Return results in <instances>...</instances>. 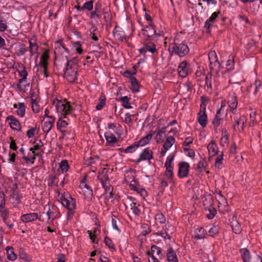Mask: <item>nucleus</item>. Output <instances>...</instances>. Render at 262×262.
Instances as JSON below:
<instances>
[{"instance_id": "obj_53", "label": "nucleus", "mask_w": 262, "mask_h": 262, "mask_svg": "<svg viewBox=\"0 0 262 262\" xmlns=\"http://www.w3.org/2000/svg\"><path fill=\"white\" fill-rule=\"evenodd\" d=\"M115 217H116V216L115 215H112V227L114 229L117 230L118 232H119V233L121 232V230L119 229V228L118 227V225H117V221L115 219Z\"/></svg>"}, {"instance_id": "obj_48", "label": "nucleus", "mask_w": 262, "mask_h": 262, "mask_svg": "<svg viewBox=\"0 0 262 262\" xmlns=\"http://www.w3.org/2000/svg\"><path fill=\"white\" fill-rule=\"evenodd\" d=\"M232 230L235 234H239L241 232V228L239 223L237 222L232 223Z\"/></svg>"}, {"instance_id": "obj_51", "label": "nucleus", "mask_w": 262, "mask_h": 262, "mask_svg": "<svg viewBox=\"0 0 262 262\" xmlns=\"http://www.w3.org/2000/svg\"><path fill=\"white\" fill-rule=\"evenodd\" d=\"M96 232L97 228H95L93 231V234H92V231L90 230H88L86 233L89 234L90 238L92 240V243L98 244V242L95 241V234L96 233Z\"/></svg>"}, {"instance_id": "obj_4", "label": "nucleus", "mask_w": 262, "mask_h": 262, "mask_svg": "<svg viewBox=\"0 0 262 262\" xmlns=\"http://www.w3.org/2000/svg\"><path fill=\"white\" fill-rule=\"evenodd\" d=\"M153 159V152L149 148H145L140 153L139 157L135 161L136 164H139L142 161L148 160L149 163L150 160Z\"/></svg>"}, {"instance_id": "obj_35", "label": "nucleus", "mask_w": 262, "mask_h": 262, "mask_svg": "<svg viewBox=\"0 0 262 262\" xmlns=\"http://www.w3.org/2000/svg\"><path fill=\"white\" fill-rule=\"evenodd\" d=\"M221 110H219L217 111L216 114L215 116L214 119L213 120L212 123L214 127H217L221 124V122L222 121V119L219 116V115L221 113Z\"/></svg>"}, {"instance_id": "obj_7", "label": "nucleus", "mask_w": 262, "mask_h": 262, "mask_svg": "<svg viewBox=\"0 0 262 262\" xmlns=\"http://www.w3.org/2000/svg\"><path fill=\"white\" fill-rule=\"evenodd\" d=\"M155 251H156V254L159 256L160 258H162L164 256L161 254L162 251L160 247H157L156 245H152L151 246V251H148L146 252V254L149 256L151 258V260H149V262H159L158 259L154 256Z\"/></svg>"}, {"instance_id": "obj_38", "label": "nucleus", "mask_w": 262, "mask_h": 262, "mask_svg": "<svg viewBox=\"0 0 262 262\" xmlns=\"http://www.w3.org/2000/svg\"><path fill=\"white\" fill-rule=\"evenodd\" d=\"M59 167L63 173L67 172L69 168L68 161L66 160H62L59 164Z\"/></svg>"}, {"instance_id": "obj_17", "label": "nucleus", "mask_w": 262, "mask_h": 262, "mask_svg": "<svg viewBox=\"0 0 262 262\" xmlns=\"http://www.w3.org/2000/svg\"><path fill=\"white\" fill-rule=\"evenodd\" d=\"M206 234V230L202 227L196 229L194 232L193 237L196 240L204 239Z\"/></svg>"}, {"instance_id": "obj_39", "label": "nucleus", "mask_w": 262, "mask_h": 262, "mask_svg": "<svg viewBox=\"0 0 262 262\" xmlns=\"http://www.w3.org/2000/svg\"><path fill=\"white\" fill-rule=\"evenodd\" d=\"M58 177L56 175H50L48 184L50 186H57L58 184Z\"/></svg>"}, {"instance_id": "obj_6", "label": "nucleus", "mask_w": 262, "mask_h": 262, "mask_svg": "<svg viewBox=\"0 0 262 262\" xmlns=\"http://www.w3.org/2000/svg\"><path fill=\"white\" fill-rule=\"evenodd\" d=\"M62 205L67 208L70 211H73L76 208V201L71 196L70 199L66 198L64 196L62 195L60 198Z\"/></svg>"}, {"instance_id": "obj_43", "label": "nucleus", "mask_w": 262, "mask_h": 262, "mask_svg": "<svg viewBox=\"0 0 262 262\" xmlns=\"http://www.w3.org/2000/svg\"><path fill=\"white\" fill-rule=\"evenodd\" d=\"M7 258L9 260L13 261L16 259L17 256L14 253L13 248H9L7 250Z\"/></svg>"}, {"instance_id": "obj_24", "label": "nucleus", "mask_w": 262, "mask_h": 262, "mask_svg": "<svg viewBox=\"0 0 262 262\" xmlns=\"http://www.w3.org/2000/svg\"><path fill=\"white\" fill-rule=\"evenodd\" d=\"M113 33L116 40L123 41L125 39V33L121 30H117L116 28H115L113 30Z\"/></svg>"}, {"instance_id": "obj_50", "label": "nucleus", "mask_w": 262, "mask_h": 262, "mask_svg": "<svg viewBox=\"0 0 262 262\" xmlns=\"http://www.w3.org/2000/svg\"><path fill=\"white\" fill-rule=\"evenodd\" d=\"M19 256L20 258L26 261H30L31 260L30 257L25 252H24V250H21L19 252Z\"/></svg>"}, {"instance_id": "obj_27", "label": "nucleus", "mask_w": 262, "mask_h": 262, "mask_svg": "<svg viewBox=\"0 0 262 262\" xmlns=\"http://www.w3.org/2000/svg\"><path fill=\"white\" fill-rule=\"evenodd\" d=\"M175 139L172 136H168L163 144V148L164 149L168 150L175 143Z\"/></svg>"}, {"instance_id": "obj_31", "label": "nucleus", "mask_w": 262, "mask_h": 262, "mask_svg": "<svg viewBox=\"0 0 262 262\" xmlns=\"http://www.w3.org/2000/svg\"><path fill=\"white\" fill-rule=\"evenodd\" d=\"M207 149L209 153L212 152L213 155H215L217 153V146L214 141H211L207 146Z\"/></svg>"}, {"instance_id": "obj_20", "label": "nucleus", "mask_w": 262, "mask_h": 262, "mask_svg": "<svg viewBox=\"0 0 262 262\" xmlns=\"http://www.w3.org/2000/svg\"><path fill=\"white\" fill-rule=\"evenodd\" d=\"M237 97L235 95H230L228 98V105L230 108L231 111L234 113L233 111L235 110L237 105Z\"/></svg>"}, {"instance_id": "obj_26", "label": "nucleus", "mask_w": 262, "mask_h": 262, "mask_svg": "<svg viewBox=\"0 0 262 262\" xmlns=\"http://www.w3.org/2000/svg\"><path fill=\"white\" fill-rule=\"evenodd\" d=\"M101 16V4L99 3H97L95 5V11L91 12V18H94L95 17H97L98 18H100Z\"/></svg>"}, {"instance_id": "obj_36", "label": "nucleus", "mask_w": 262, "mask_h": 262, "mask_svg": "<svg viewBox=\"0 0 262 262\" xmlns=\"http://www.w3.org/2000/svg\"><path fill=\"white\" fill-rule=\"evenodd\" d=\"M120 101L122 102V106L127 109L132 108V106L129 103V98L127 96L121 97L120 98Z\"/></svg>"}, {"instance_id": "obj_44", "label": "nucleus", "mask_w": 262, "mask_h": 262, "mask_svg": "<svg viewBox=\"0 0 262 262\" xmlns=\"http://www.w3.org/2000/svg\"><path fill=\"white\" fill-rule=\"evenodd\" d=\"M104 243L105 245L112 251L116 250L112 241L107 236H105L104 238Z\"/></svg>"}, {"instance_id": "obj_16", "label": "nucleus", "mask_w": 262, "mask_h": 262, "mask_svg": "<svg viewBox=\"0 0 262 262\" xmlns=\"http://www.w3.org/2000/svg\"><path fill=\"white\" fill-rule=\"evenodd\" d=\"M166 257L168 262H178L176 253L171 247H168L167 249Z\"/></svg>"}, {"instance_id": "obj_3", "label": "nucleus", "mask_w": 262, "mask_h": 262, "mask_svg": "<svg viewBox=\"0 0 262 262\" xmlns=\"http://www.w3.org/2000/svg\"><path fill=\"white\" fill-rule=\"evenodd\" d=\"M202 99V103L201 104V109L198 114V121L202 127H205L207 123V116L205 111V102L207 101L206 99L205 100Z\"/></svg>"}, {"instance_id": "obj_13", "label": "nucleus", "mask_w": 262, "mask_h": 262, "mask_svg": "<svg viewBox=\"0 0 262 262\" xmlns=\"http://www.w3.org/2000/svg\"><path fill=\"white\" fill-rule=\"evenodd\" d=\"M127 199L131 202L130 206L133 213L136 216H138L140 214L141 211V210L138 208L140 205L137 203L136 199L132 196H128Z\"/></svg>"}, {"instance_id": "obj_30", "label": "nucleus", "mask_w": 262, "mask_h": 262, "mask_svg": "<svg viewBox=\"0 0 262 262\" xmlns=\"http://www.w3.org/2000/svg\"><path fill=\"white\" fill-rule=\"evenodd\" d=\"M130 82L132 85V89L134 92L139 91L140 84L135 77L131 78Z\"/></svg>"}, {"instance_id": "obj_8", "label": "nucleus", "mask_w": 262, "mask_h": 262, "mask_svg": "<svg viewBox=\"0 0 262 262\" xmlns=\"http://www.w3.org/2000/svg\"><path fill=\"white\" fill-rule=\"evenodd\" d=\"M189 164L186 162H181L179 163V170L178 176L179 178L182 179L187 177L189 170Z\"/></svg>"}, {"instance_id": "obj_12", "label": "nucleus", "mask_w": 262, "mask_h": 262, "mask_svg": "<svg viewBox=\"0 0 262 262\" xmlns=\"http://www.w3.org/2000/svg\"><path fill=\"white\" fill-rule=\"evenodd\" d=\"M38 219V214L35 212L26 213L20 216V220L22 222L26 223L36 221Z\"/></svg>"}, {"instance_id": "obj_52", "label": "nucleus", "mask_w": 262, "mask_h": 262, "mask_svg": "<svg viewBox=\"0 0 262 262\" xmlns=\"http://www.w3.org/2000/svg\"><path fill=\"white\" fill-rule=\"evenodd\" d=\"M53 126L51 125L50 123H47V122H45L42 126V129L44 133H48L52 128Z\"/></svg>"}, {"instance_id": "obj_41", "label": "nucleus", "mask_w": 262, "mask_h": 262, "mask_svg": "<svg viewBox=\"0 0 262 262\" xmlns=\"http://www.w3.org/2000/svg\"><path fill=\"white\" fill-rule=\"evenodd\" d=\"M220 227L218 226H213L208 231L209 235L211 237H215L219 233Z\"/></svg>"}, {"instance_id": "obj_56", "label": "nucleus", "mask_w": 262, "mask_h": 262, "mask_svg": "<svg viewBox=\"0 0 262 262\" xmlns=\"http://www.w3.org/2000/svg\"><path fill=\"white\" fill-rule=\"evenodd\" d=\"M174 156L173 155H170L167 157L165 166H173L172 161L174 159Z\"/></svg>"}, {"instance_id": "obj_32", "label": "nucleus", "mask_w": 262, "mask_h": 262, "mask_svg": "<svg viewBox=\"0 0 262 262\" xmlns=\"http://www.w3.org/2000/svg\"><path fill=\"white\" fill-rule=\"evenodd\" d=\"M107 127L110 129L113 130L116 135L118 136L120 135V130L118 129V128H121L120 125H117L114 123H110L107 124Z\"/></svg>"}, {"instance_id": "obj_33", "label": "nucleus", "mask_w": 262, "mask_h": 262, "mask_svg": "<svg viewBox=\"0 0 262 262\" xmlns=\"http://www.w3.org/2000/svg\"><path fill=\"white\" fill-rule=\"evenodd\" d=\"M224 154L222 152L221 154L218 155L215 160V167L217 168L221 169L222 167Z\"/></svg>"}, {"instance_id": "obj_22", "label": "nucleus", "mask_w": 262, "mask_h": 262, "mask_svg": "<svg viewBox=\"0 0 262 262\" xmlns=\"http://www.w3.org/2000/svg\"><path fill=\"white\" fill-rule=\"evenodd\" d=\"M242 259L244 262H250L251 259V255L250 251L246 248H243L239 250Z\"/></svg>"}, {"instance_id": "obj_54", "label": "nucleus", "mask_w": 262, "mask_h": 262, "mask_svg": "<svg viewBox=\"0 0 262 262\" xmlns=\"http://www.w3.org/2000/svg\"><path fill=\"white\" fill-rule=\"evenodd\" d=\"M19 75L21 78L19 79L20 83H24V82H26L27 77L28 75V73L25 70H21L19 72Z\"/></svg>"}, {"instance_id": "obj_63", "label": "nucleus", "mask_w": 262, "mask_h": 262, "mask_svg": "<svg viewBox=\"0 0 262 262\" xmlns=\"http://www.w3.org/2000/svg\"><path fill=\"white\" fill-rule=\"evenodd\" d=\"M68 123L65 120H62L59 119L57 122V127L58 129H60L61 127H65L68 125Z\"/></svg>"}, {"instance_id": "obj_21", "label": "nucleus", "mask_w": 262, "mask_h": 262, "mask_svg": "<svg viewBox=\"0 0 262 262\" xmlns=\"http://www.w3.org/2000/svg\"><path fill=\"white\" fill-rule=\"evenodd\" d=\"M29 43L30 56L32 57L34 54L37 53L38 46L36 43L35 40L32 38L29 41Z\"/></svg>"}, {"instance_id": "obj_23", "label": "nucleus", "mask_w": 262, "mask_h": 262, "mask_svg": "<svg viewBox=\"0 0 262 262\" xmlns=\"http://www.w3.org/2000/svg\"><path fill=\"white\" fill-rule=\"evenodd\" d=\"M14 107L16 108L17 114L21 117H24L25 114V105L23 103H18V104H14Z\"/></svg>"}, {"instance_id": "obj_58", "label": "nucleus", "mask_w": 262, "mask_h": 262, "mask_svg": "<svg viewBox=\"0 0 262 262\" xmlns=\"http://www.w3.org/2000/svg\"><path fill=\"white\" fill-rule=\"evenodd\" d=\"M226 69L228 71H231L234 69V62L233 60L229 59L226 63Z\"/></svg>"}, {"instance_id": "obj_47", "label": "nucleus", "mask_w": 262, "mask_h": 262, "mask_svg": "<svg viewBox=\"0 0 262 262\" xmlns=\"http://www.w3.org/2000/svg\"><path fill=\"white\" fill-rule=\"evenodd\" d=\"M155 220L160 224H164L166 221L165 217L162 213H158L156 214L155 216Z\"/></svg>"}, {"instance_id": "obj_62", "label": "nucleus", "mask_w": 262, "mask_h": 262, "mask_svg": "<svg viewBox=\"0 0 262 262\" xmlns=\"http://www.w3.org/2000/svg\"><path fill=\"white\" fill-rule=\"evenodd\" d=\"M66 59H67V62L66 64V67L64 69V71L65 72V71H71L75 70L73 67V65H72V63H70V62L69 60L68 59V57L66 56Z\"/></svg>"}, {"instance_id": "obj_19", "label": "nucleus", "mask_w": 262, "mask_h": 262, "mask_svg": "<svg viewBox=\"0 0 262 262\" xmlns=\"http://www.w3.org/2000/svg\"><path fill=\"white\" fill-rule=\"evenodd\" d=\"M205 209L208 211L209 213L206 214V217L208 219H212L216 214V210L214 207L212 202L210 203L209 206L205 207Z\"/></svg>"}, {"instance_id": "obj_9", "label": "nucleus", "mask_w": 262, "mask_h": 262, "mask_svg": "<svg viewBox=\"0 0 262 262\" xmlns=\"http://www.w3.org/2000/svg\"><path fill=\"white\" fill-rule=\"evenodd\" d=\"M143 47L139 50L141 54H145L147 51L149 52L152 54H155L158 52L155 43L150 41V40L146 41Z\"/></svg>"}, {"instance_id": "obj_61", "label": "nucleus", "mask_w": 262, "mask_h": 262, "mask_svg": "<svg viewBox=\"0 0 262 262\" xmlns=\"http://www.w3.org/2000/svg\"><path fill=\"white\" fill-rule=\"evenodd\" d=\"M101 183L103 188L104 189L105 192H107L108 191H110L111 190V188H113V187L111 186L110 184L109 180H107V181L101 182Z\"/></svg>"}, {"instance_id": "obj_60", "label": "nucleus", "mask_w": 262, "mask_h": 262, "mask_svg": "<svg viewBox=\"0 0 262 262\" xmlns=\"http://www.w3.org/2000/svg\"><path fill=\"white\" fill-rule=\"evenodd\" d=\"M97 179L100 181V182L107 181L109 180L107 174L106 173H104L103 172L98 174Z\"/></svg>"}, {"instance_id": "obj_1", "label": "nucleus", "mask_w": 262, "mask_h": 262, "mask_svg": "<svg viewBox=\"0 0 262 262\" xmlns=\"http://www.w3.org/2000/svg\"><path fill=\"white\" fill-rule=\"evenodd\" d=\"M56 109L57 113L63 115V118H66L68 115H72L74 108L70 104V102L66 99L63 100H56Z\"/></svg>"}, {"instance_id": "obj_14", "label": "nucleus", "mask_w": 262, "mask_h": 262, "mask_svg": "<svg viewBox=\"0 0 262 262\" xmlns=\"http://www.w3.org/2000/svg\"><path fill=\"white\" fill-rule=\"evenodd\" d=\"M77 71L74 70L71 71H65L64 73V77L70 83H73L77 79Z\"/></svg>"}, {"instance_id": "obj_28", "label": "nucleus", "mask_w": 262, "mask_h": 262, "mask_svg": "<svg viewBox=\"0 0 262 262\" xmlns=\"http://www.w3.org/2000/svg\"><path fill=\"white\" fill-rule=\"evenodd\" d=\"M166 128V127H163L158 130L157 135L155 137V139L156 140L158 143H162L163 142L164 140L162 135L165 134Z\"/></svg>"}, {"instance_id": "obj_10", "label": "nucleus", "mask_w": 262, "mask_h": 262, "mask_svg": "<svg viewBox=\"0 0 262 262\" xmlns=\"http://www.w3.org/2000/svg\"><path fill=\"white\" fill-rule=\"evenodd\" d=\"M208 59L210 61V68L211 70L214 68H220L221 64L218 60L217 55L214 51H210L208 54Z\"/></svg>"}, {"instance_id": "obj_57", "label": "nucleus", "mask_w": 262, "mask_h": 262, "mask_svg": "<svg viewBox=\"0 0 262 262\" xmlns=\"http://www.w3.org/2000/svg\"><path fill=\"white\" fill-rule=\"evenodd\" d=\"M7 28L6 20L4 18L0 19V31L4 32Z\"/></svg>"}, {"instance_id": "obj_29", "label": "nucleus", "mask_w": 262, "mask_h": 262, "mask_svg": "<svg viewBox=\"0 0 262 262\" xmlns=\"http://www.w3.org/2000/svg\"><path fill=\"white\" fill-rule=\"evenodd\" d=\"M152 137V134H148L145 137H144L142 138L141 139H140L138 142V144L137 145H138V147L140 146H143L145 145L149 142V141L151 140Z\"/></svg>"}, {"instance_id": "obj_49", "label": "nucleus", "mask_w": 262, "mask_h": 262, "mask_svg": "<svg viewBox=\"0 0 262 262\" xmlns=\"http://www.w3.org/2000/svg\"><path fill=\"white\" fill-rule=\"evenodd\" d=\"M27 51V49L24 44H21L19 46V48L17 50V55L19 56H21L24 55L26 52Z\"/></svg>"}, {"instance_id": "obj_5", "label": "nucleus", "mask_w": 262, "mask_h": 262, "mask_svg": "<svg viewBox=\"0 0 262 262\" xmlns=\"http://www.w3.org/2000/svg\"><path fill=\"white\" fill-rule=\"evenodd\" d=\"M142 34L145 36V41L150 40V37L156 33L152 23L149 24L142 29Z\"/></svg>"}, {"instance_id": "obj_64", "label": "nucleus", "mask_w": 262, "mask_h": 262, "mask_svg": "<svg viewBox=\"0 0 262 262\" xmlns=\"http://www.w3.org/2000/svg\"><path fill=\"white\" fill-rule=\"evenodd\" d=\"M37 126L36 125L34 127H32L28 129L27 132V136L29 138L32 137L35 134V132L37 130Z\"/></svg>"}, {"instance_id": "obj_2", "label": "nucleus", "mask_w": 262, "mask_h": 262, "mask_svg": "<svg viewBox=\"0 0 262 262\" xmlns=\"http://www.w3.org/2000/svg\"><path fill=\"white\" fill-rule=\"evenodd\" d=\"M168 50L171 56L173 54H175L180 57L185 56L189 52L188 47L183 42L181 43H173L170 46Z\"/></svg>"}, {"instance_id": "obj_18", "label": "nucleus", "mask_w": 262, "mask_h": 262, "mask_svg": "<svg viewBox=\"0 0 262 262\" xmlns=\"http://www.w3.org/2000/svg\"><path fill=\"white\" fill-rule=\"evenodd\" d=\"M104 137L106 141V143L109 145H113L117 142V139L115 136L110 131L105 133Z\"/></svg>"}, {"instance_id": "obj_46", "label": "nucleus", "mask_w": 262, "mask_h": 262, "mask_svg": "<svg viewBox=\"0 0 262 262\" xmlns=\"http://www.w3.org/2000/svg\"><path fill=\"white\" fill-rule=\"evenodd\" d=\"M215 23L213 21H209V19L208 18L204 24V28L206 30L207 33H210L211 32V29Z\"/></svg>"}, {"instance_id": "obj_25", "label": "nucleus", "mask_w": 262, "mask_h": 262, "mask_svg": "<svg viewBox=\"0 0 262 262\" xmlns=\"http://www.w3.org/2000/svg\"><path fill=\"white\" fill-rule=\"evenodd\" d=\"M49 58V55L47 53H43L39 61V66L42 67L43 69H45L46 68H48V60Z\"/></svg>"}, {"instance_id": "obj_37", "label": "nucleus", "mask_w": 262, "mask_h": 262, "mask_svg": "<svg viewBox=\"0 0 262 262\" xmlns=\"http://www.w3.org/2000/svg\"><path fill=\"white\" fill-rule=\"evenodd\" d=\"M56 209L52 207V209H50L49 207V209L47 211V214L48 217V219L50 220L52 219V220L58 217V213H55V211H56Z\"/></svg>"}, {"instance_id": "obj_11", "label": "nucleus", "mask_w": 262, "mask_h": 262, "mask_svg": "<svg viewBox=\"0 0 262 262\" xmlns=\"http://www.w3.org/2000/svg\"><path fill=\"white\" fill-rule=\"evenodd\" d=\"M189 67L186 61L181 62L178 68V71L180 76L185 77L188 73Z\"/></svg>"}, {"instance_id": "obj_34", "label": "nucleus", "mask_w": 262, "mask_h": 262, "mask_svg": "<svg viewBox=\"0 0 262 262\" xmlns=\"http://www.w3.org/2000/svg\"><path fill=\"white\" fill-rule=\"evenodd\" d=\"M105 96L104 95H101L99 99V102L96 106V109L97 111H100L102 109L105 104Z\"/></svg>"}, {"instance_id": "obj_42", "label": "nucleus", "mask_w": 262, "mask_h": 262, "mask_svg": "<svg viewBox=\"0 0 262 262\" xmlns=\"http://www.w3.org/2000/svg\"><path fill=\"white\" fill-rule=\"evenodd\" d=\"M166 167L165 176L170 180H172L173 175V166H165Z\"/></svg>"}, {"instance_id": "obj_59", "label": "nucleus", "mask_w": 262, "mask_h": 262, "mask_svg": "<svg viewBox=\"0 0 262 262\" xmlns=\"http://www.w3.org/2000/svg\"><path fill=\"white\" fill-rule=\"evenodd\" d=\"M83 6V10L86 9L89 11H91L93 8V2L92 1L85 2Z\"/></svg>"}, {"instance_id": "obj_15", "label": "nucleus", "mask_w": 262, "mask_h": 262, "mask_svg": "<svg viewBox=\"0 0 262 262\" xmlns=\"http://www.w3.org/2000/svg\"><path fill=\"white\" fill-rule=\"evenodd\" d=\"M7 120L10 121L9 124L11 128L13 130H20V124L18 120L12 116H9Z\"/></svg>"}, {"instance_id": "obj_40", "label": "nucleus", "mask_w": 262, "mask_h": 262, "mask_svg": "<svg viewBox=\"0 0 262 262\" xmlns=\"http://www.w3.org/2000/svg\"><path fill=\"white\" fill-rule=\"evenodd\" d=\"M138 145L137 144H133L128 147L125 149H120L122 152L124 153H133L138 148Z\"/></svg>"}, {"instance_id": "obj_45", "label": "nucleus", "mask_w": 262, "mask_h": 262, "mask_svg": "<svg viewBox=\"0 0 262 262\" xmlns=\"http://www.w3.org/2000/svg\"><path fill=\"white\" fill-rule=\"evenodd\" d=\"M23 158L26 161V162H31V164H33L34 163V161L36 159L35 154L29 153L27 156H24Z\"/></svg>"}, {"instance_id": "obj_55", "label": "nucleus", "mask_w": 262, "mask_h": 262, "mask_svg": "<svg viewBox=\"0 0 262 262\" xmlns=\"http://www.w3.org/2000/svg\"><path fill=\"white\" fill-rule=\"evenodd\" d=\"M255 88L254 92V95H256L258 92L260 91L262 88L261 82L259 80H256L255 81Z\"/></svg>"}]
</instances>
